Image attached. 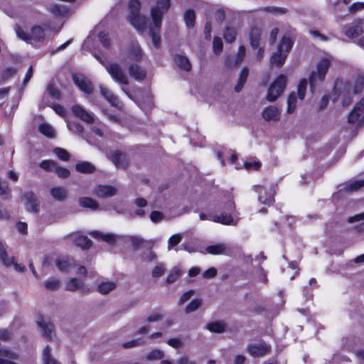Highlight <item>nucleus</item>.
Wrapping results in <instances>:
<instances>
[{"mask_svg": "<svg viewBox=\"0 0 364 364\" xmlns=\"http://www.w3.org/2000/svg\"><path fill=\"white\" fill-rule=\"evenodd\" d=\"M331 65V59L323 58L317 64L316 70L312 71L309 76V81L311 89L314 84L318 81H323L325 79L326 74Z\"/></svg>", "mask_w": 364, "mask_h": 364, "instance_id": "6", "label": "nucleus"}, {"mask_svg": "<svg viewBox=\"0 0 364 364\" xmlns=\"http://www.w3.org/2000/svg\"><path fill=\"white\" fill-rule=\"evenodd\" d=\"M73 80L75 85L85 94H91L94 87L91 81L84 75L80 73L73 74Z\"/></svg>", "mask_w": 364, "mask_h": 364, "instance_id": "8", "label": "nucleus"}, {"mask_svg": "<svg viewBox=\"0 0 364 364\" xmlns=\"http://www.w3.org/2000/svg\"><path fill=\"white\" fill-rule=\"evenodd\" d=\"M287 83V77L284 75H279L270 85L266 97L267 100L269 102H274L285 90Z\"/></svg>", "mask_w": 364, "mask_h": 364, "instance_id": "5", "label": "nucleus"}, {"mask_svg": "<svg viewBox=\"0 0 364 364\" xmlns=\"http://www.w3.org/2000/svg\"><path fill=\"white\" fill-rule=\"evenodd\" d=\"M129 240L135 248L139 247L144 242V239L138 236H131Z\"/></svg>", "mask_w": 364, "mask_h": 364, "instance_id": "62", "label": "nucleus"}, {"mask_svg": "<svg viewBox=\"0 0 364 364\" xmlns=\"http://www.w3.org/2000/svg\"><path fill=\"white\" fill-rule=\"evenodd\" d=\"M182 240V236L181 234H176L172 235L168 241V249L171 250L172 247L177 245L181 242Z\"/></svg>", "mask_w": 364, "mask_h": 364, "instance_id": "52", "label": "nucleus"}, {"mask_svg": "<svg viewBox=\"0 0 364 364\" xmlns=\"http://www.w3.org/2000/svg\"><path fill=\"white\" fill-rule=\"evenodd\" d=\"M15 31L17 36L20 39L30 43L41 42L43 41L45 38L43 29L38 26L33 27L29 33L25 32L19 26H16Z\"/></svg>", "mask_w": 364, "mask_h": 364, "instance_id": "4", "label": "nucleus"}, {"mask_svg": "<svg viewBox=\"0 0 364 364\" xmlns=\"http://www.w3.org/2000/svg\"><path fill=\"white\" fill-rule=\"evenodd\" d=\"M72 112L73 114L87 124H94L96 121L95 114L87 111L80 105H75L72 107Z\"/></svg>", "mask_w": 364, "mask_h": 364, "instance_id": "10", "label": "nucleus"}, {"mask_svg": "<svg viewBox=\"0 0 364 364\" xmlns=\"http://www.w3.org/2000/svg\"><path fill=\"white\" fill-rule=\"evenodd\" d=\"M184 21L188 27L193 28L195 25L196 15L193 9H188L184 14Z\"/></svg>", "mask_w": 364, "mask_h": 364, "instance_id": "42", "label": "nucleus"}, {"mask_svg": "<svg viewBox=\"0 0 364 364\" xmlns=\"http://www.w3.org/2000/svg\"><path fill=\"white\" fill-rule=\"evenodd\" d=\"M211 220L215 223H219L223 225H231L233 223L232 215L225 213L221 215H214Z\"/></svg>", "mask_w": 364, "mask_h": 364, "instance_id": "31", "label": "nucleus"}, {"mask_svg": "<svg viewBox=\"0 0 364 364\" xmlns=\"http://www.w3.org/2000/svg\"><path fill=\"white\" fill-rule=\"evenodd\" d=\"M54 154L62 161L68 160V153L65 149L57 147L53 149Z\"/></svg>", "mask_w": 364, "mask_h": 364, "instance_id": "54", "label": "nucleus"}, {"mask_svg": "<svg viewBox=\"0 0 364 364\" xmlns=\"http://www.w3.org/2000/svg\"><path fill=\"white\" fill-rule=\"evenodd\" d=\"M117 188L109 185H99L94 189V193L101 198H109L116 195Z\"/></svg>", "mask_w": 364, "mask_h": 364, "instance_id": "12", "label": "nucleus"}, {"mask_svg": "<svg viewBox=\"0 0 364 364\" xmlns=\"http://www.w3.org/2000/svg\"><path fill=\"white\" fill-rule=\"evenodd\" d=\"M203 301L200 299H193L185 309V312L189 314L198 310L202 305Z\"/></svg>", "mask_w": 364, "mask_h": 364, "instance_id": "44", "label": "nucleus"}, {"mask_svg": "<svg viewBox=\"0 0 364 364\" xmlns=\"http://www.w3.org/2000/svg\"><path fill=\"white\" fill-rule=\"evenodd\" d=\"M83 285L84 282L81 279L72 278L70 279V291L81 289Z\"/></svg>", "mask_w": 364, "mask_h": 364, "instance_id": "49", "label": "nucleus"}, {"mask_svg": "<svg viewBox=\"0 0 364 364\" xmlns=\"http://www.w3.org/2000/svg\"><path fill=\"white\" fill-rule=\"evenodd\" d=\"M75 168L78 172L83 173H90L95 171V166L87 161H82L77 163Z\"/></svg>", "mask_w": 364, "mask_h": 364, "instance_id": "34", "label": "nucleus"}, {"mask_svg": "<svg viewBox=\"0 0 364 364\" xmlns=\"http://www.w3.org/2000/svg\"><path fill=\"white\" fill-rule=\"evenodd\" d=\"M54 172L60 178H65L68 176V171L65 168L59 166L58 164L57 165V168H56V169H55Z\"/></svg>", "mask_w": 364, "mask_h": 364, "instance_id": "63", "label": "nucleus"}, {"mask_svg": "<svg viewBox=\"0 0 364 364\" xmlns=\"http://www.w3.org/2000/svg\"><path fill=\"white\" fill-rule=\"evenodd\" d=\"M50 11L55 16H63L66 13L67 7L64 5L55 4L51 7Z\"/></svg>", "mask_w": 364, "mask_h": 364, "instance_id": "50", "label": "nucleus"}, {"mask_svg": "<svg viewBox=\"0 0 364 364\" xmlns=\"http://www.w3.org/2000/svg\"><path fill=\"white\" fill-rule=\"evenodd\" d=\"M55 263L58 269L61 272H66L68 269V263L66 259L57 257L55 258Z\"/></svg>", "mask_w": 364, "mask_h": 364, "instance_id": "48", "label": "nucleus"}, {"mask_svg": "<svg viewBox=\"0 0 364 364\" xmlns=\"http://www.w3.org/2000/svg\"><path fill=\"white\" fill-rule=\"evenodd\" d=\"M236 35V30L233 27H227L223 36L226 42L230 43L235 41Z\"/></svg>", "mask_w": 364, "mask_h": 364, "instance_id": "47", "label": "nucleus"}, {"mask_svg": "<svg viewBox=\"0 0 364 364\" xmlns=\"http://www.w3.org/2000/svg\"><path fill=\"white\" fill-rule=\"evenodd\" d=\"M176 64L178 68L185 70L189 71L191 69V65L188 59L183 55H177L174 58Z\"/></svg>", "mask_w": 364, "mask_h": 364, "instance_id": "30", "label": "nucleus"}, {"mask_svg": "<svg viewBox=\"0 0 364 364\" xmlns=\"http://www.w3.org/2000/svg\"><path fill=\"white\" fill-rule=\"evenodd\" d=\"M248 74H249L248 68H243L242 71H241V73H240V76H239V78H238V80H237V84L235 87V92H240L242 90L245 83L247 81V78Z\"/></svg>", "mask_w": 364, "mask_h": 364, "instance_id": "35", "label": "nucleus"}, {"mask_svg": "<svg viewBox=\"0 0 364 364\" xmlns=\"http://www.w3.org/2000/svg\"><path fill=\"white\" fill-rule=\"evenodd\" d=\"M116 288V284L114 282H102L97 286V291L101 294H107Z\"/></svg>", "mask_w": 364, "mask_h": 364, "instance_id": "32", "label": "nucleus"}, {"mask_svg": "<svg viewBox=\"0 0 364 364\" xmlns=\"http://www.w3.org/2000/svg\"><path fill=\"white\" fill-rule=\"evenodd\" d=\"M70 237L73 238V244L82 250L89 249L92 245V242L86 236L79 235L74 237V235H71Z\"/></svg>", "mask_w": 364, "mask_h": 364, "instance_id": "24", "label": "nucleus"}, {"mask_svg": "<svg viewBox=\"0 0 364 364\" xmlns=\"http://www.w3.org/2000/svg\"><path fill=\"white\" fill-rule=\"evenodd\" d=\"M101 95L114 107L121 108L122 104L120 103L118 97L115 96L107 88L100 86V87Z\"/></svg>", "mask_w": 364, "mask_h": 364, "instance_id": "22", "label": "nucleus"}, {"mask_svg": "<svg viewBox=\"0 0 364 364\" xmlns=\"http://www.w3.org/2000/svg\"><path fill=\"white\" fill-rule=\"evenodd\" d=\"M140 9L141 4L139 0H131L129 3L128 19L139 32H145L147 28V18L140 14Z\"/></svg>", "mask_w": 364, "mask_h": 364, "instance_id": "2", "label": "nucleus"}, {"mask_svg": "<svg viewBox=\"0 0 364 364\" xmlns=\"http://www.w3.org/2000/svg\"><path fill=\"white\" fill-rule=\"evenodd\" d=\"M308 85V81L306 79L301 80L297 86V95L299 100H304L306 91Z\"/></svg>", "mask_w": 364, "mask_h": 364, "instance_id": "45", "label": "nucleus"}, {"mask_svg": "<svg viewBox=\"0 0 364 364\" xmlns=\"http://www.w3.org/2000/svg\"><path fill=\"white\" fill-rule=\"evenodd\" d=\"M18 359V355L10 350L0 348V364H18L15 360Z\"/></svg>", "mask_w": 364, "mask_h": 364, "instance_id": "17", "label": "nucleus"}, {"mask_svg": "<svg viewBox=\"0 0 364 364\" xmlns=\"http://www.w3.org/2000/svg\"><path fill=\"white\" fill-rule=\"evenodd\" d=\"M362 20H358L355 25L351 26L349 28L345 29L343 28L345 35L348 38H356L363 33V28L360 26Z\"/></svg>", "mask_w": 364, "mask_h": 364, "instance_id": "23", "label": "nucleus"}, {"mask_svg": "<svg viewBox=\"0 0 364 364\" xmlns=\"http://www.w3.org/2000/svg\"><path fill=\"white\" fill-rule=\"evenodd\" d=\"M270 349V346L265 343L252 344L249 346L247 348L249 353L253 357L263 356L269 353Z\"/></svg>", "mask_w": 364, "mask_h": 364, "instance_id": "14", "label": "nucleus"}, {"mask_svg": "<svg viewBox=\"0 0 364 364\" xmlns=\"http://www.w3.org/2000/svg\"><path fill=\"white\" fill-rule=\"evenodd\" d=\"M181 271L178 269H173L166 277V282L168 284L175 282L180 277Z\"/></svg>", "mask_w": 364, "mask_h": 364, "instance_id": "51", "label": "nucleus"}, {"mask_svg": "<svg viewBox=\"0 0 364 364\" xmlns=\"http://www.w3.org/2000/svg\"><path fill=\"white\" fill-rule=\"evenodd\" d=\"M89 234L95 239L101 240L109 245H114L117 239L120 237L112 233H104L98 230L91 231Z\"/></svg>", "mask_w": 364, "mask_h": 364, "instance_id": "16", "label": "nucleus"}, {"mask_svg": "<svg viewBox=\"0 0 364 364\" xmlns=\"http://www.w3.org/2000/svg\"><path fill=\"white\" fill-rule=\"evenodd\" d=\"M144 57V52L138 43H132L129 45L126 50V58L122 59V61L126 63L127 60L131 61L139 62Z\"/></svg>", "mask_w": 364, "mask_h": 364, "instance_id": "9", "label": "nucleus"}, {"mask_svg": "<svg viewBox=\"0 0 364 364\" xmlns=\"http://www.w3.org/2000/svg\"><path fill=\"white\" fill-rule=\"evenodd\" d=\"M260 36L261 32L259 29L254 28L251 30L250 33V43L253 48H258L260 41Z\"/></svg>", "mask_w": 364, "mask_h": 364, "instance_id": "37", "label": "nucleus"}, {"mask_svg": "<svg viewBox=\"0 0 364 364\" xmlns=\"http://www.w3.org/2000/svg\"><path fill=\"white\" fill-rule=\"evenodd\" d=\"M293 43L290 38L284 37L280 41L277 49L279 50V52L285 53L287 56L289 52L290 51L292 47Z\"/></svg>", "mask_w": 364, "mask_h": 364, "instance_id": "36", "label": "nucleus"}, {"mask_svg": "<svg viewBox=\"0 0 364 364\" xmlns=\"http://www.w3.org/2000/svg\"><path fill=\"white\" fill-rule=\"evenodd\" d=\"M26 208L29 212L36 213L38 211V202L37 197L33 192L26 193L23 196Z\"/></svg>", "mask_w": 364, "mask_h": 364, "instance_id": "18", "label": "nucleus"}, {"mask_svg": "<svg viewBox=\"0 0 364 364\" xmlns=\"http://www.w3.org/2000/svg\"><path fill=\"white\" fill-rule=\"evenodd\" d=\"M364 85V78L362 76L357 77L354 80L347 82L345 85L346 91L350 94L360 92Z\"/></svg>", "mask_w": 364, "mask_h": 364, "instance_id": "13", "label": "nucleus"}, {"mask_svg": "<svg viewBox=\"0 0 364 364\" xmlns=\"http://www.w3.org/2000/svg\"><path fill=\"white\" fill-rule=\"evenodd\" d=\"M105 68L114 82L122 86L129 84L128 77L118 63L108 62L107 65H105Z\"/></svg>", "mask_w": 364, "mask_h": 364, "instance_id": "3", "label": "nucleus"}, {"mask_svg": "<svg viewBox=\"0 0 364 364\" xmlns=\"http://www.w3.org/2000/svg\"><path fill=\"white\" fill-rule=\"evenodd\" d=\"M215 20L218 23H222L225 18V13L223 9H218L214 13Z\"/></svg>", "mask_w": 364, "mask_h": 364, "instance_id": "58", "label": "nucleus"}, {"mask_svg": "<svg viewBox=\"0 0 364 364\" xmlns=\"http://www.w3.org/2000/svg\"><path fill=\"white\" fill-rule=\"evenodd\" d=\"M227 324L222 321L208 323L206 328L211 332L221 333L225 331Z\"/></svg>", "mask_w": 364, "mask_h": 364, "instance_id": "26", "label": "nucleus"}, {"mask_svg": "<svg viewBox=\"0 0 364 364\" xmlns=\"http://www.w3.org/2000/svg\"><path fill=\"white\" fill-rule=\"evenodd\" d=\"M59 285V281L55 279H48L45 282V287L48 290H54Z\"/></svg>", "mask_w": 364, "mask_h": 364, "instance_id": "59", "label": "nucleus"}, {"mask_svg": "<svg viewBox=\"0 0 364 364\" xmlns=\"http://www.w3.org/2000/svg\"><path fill=\"white\" fill-rule=\"evenodd\" d=\"M145 343L143 341L142 339L138 338V339H133L132 341H125L122 343V347L123 348H136L139 346H144Z\"/></svg>", "mask_w": 364, "mask_h": 364, "instance_id": "46", "label": "nucleus"}, {"mask_svg": "<svg viewBox=\"0 0 364 364\" xmlns=\"http://www.w3.org/2000/svg\"><path fill=\"white\" fill-rule=\"evenodd\" d=\"M109 158L117 168H126L128 166L126 156L117 151L112 152Z\"/></svg>", "mask_w": 364, "mask_h": 364, "instance_id": "21", "label": "nucleus"}, {"mask_svg": "<svg viewBox=\"0 0 364 364\" xmlns=\"http://www.w3.org/2000/svg\"><path fill=\"white\" fill-rule=\"evenodd\" d=\"M263 119L267 121H278L281 117L280 110L275 106L265 107L262 112Z\"/></svg>", "mask_w": 364, "mask_h": 364, "instance_id": "15", "label": "nucleus"}, {"mask_svg": "<svg viewBox=\"0 0 364 364\" xmlns=\"http://www.w3.org/2000/svg\"><path fill=\"white\" fill-rule=\"evenodd\" d=\"M194 294V291H186V292H184L181 296L180 297L179 300H178V305H182L183 304H184L186 301H187L188 300H189L191 299V297L193 296V294Z\"/></svg>", "mask_w": 364, "mask_h": 364, "instance_id": "61", "label": "nucleus"}, {"mask_svg": "<svg viewBox=\"0 0 364 364\" xmlns=\"http://www.w3.org/2000/svg\"><path fill=\"white\" fill-rule=\"evenodd\" d=\"M164 218V215L163 213L158 210H154L150 214L151 220L155 223L161 222Z\"/></svg>", "mask_w": 364, "mask_h": 364, "instance_id": "57", "label": "nucleus"}, {"mask_svg": "<svg viewBox=\"0 0 364 364\" xmlns=\"http://www.w3.org/2000/svg\"><path fill=\"white\" fill-rule=\"evenodd\" d=\"M171 6L170 0H157L156 6L151 9V16L153 24L149 26V36L155 47H159L161 42L160 28L164 15L168 11Z\"/></svg>", "mask_w": 364, "mask_h": 364, "instance_id": "1", "label": "nucleus"}, {"mask_svg": "<svg viewBox=\"0 0 364 364\" xmlns=\"http://www.w3.org/2000/svg\"><path fill=\"white\" fill-rule=\"evenodd\" d=\"M80 206L90 208L92 210L99 209V203L97 200L90 197H82L79 199Z\"/></svg>", "mask_w": 364, "mask_h": 364, "instance_id": "28", "label": "nucleus"}, {"mask_svg": "<svg viewBox=\"0 0 364 364\" xmlns=\"http://www.w3.org/2000/svg\"><path fill=\"white\" fill-rule=\"evenodd\" d=\"M53 198L57 200H64L67 197V190L61 186H55L50 191Z\"/></svg>", "mask_w": 364, "mask_h": 364, "instance_id": "29", "label": "nucleus"}, {"mask_svg": "<svg viewBox=\"0 0 364 364\" xmlns=\"http://www.w3.org/2000/svg\"><path fill=\"white\" fill-rule=\"evenodd\" d=\"M297 97L296 92H292L289 94L287 100V112L291 114L294 112L296 107Z\"/></svg>", "mask_w": 364, "mask_h": 364, "instance_id": "40", "label": "nucleus"}, {"mask_svg": "<svg viewBox=\"0 0 364 364\" xmlns=\"http://www.w3.org/2000/svg\"><path fill=\"white\" fill-rule=\"evenodd\" d=\"M70 269H72L74 272L81 276H85L87 274V269L85 267L82 265H78L75 263H70Z\"/></svg>", "mask_w": 364, "mask_h": 364, "instance_id": "53", "label": "nucleus"}, {"mask_svg": "<svg viewBox=\"0 0 364 364\" xmlns=\"http://www.w3.org/2000/svg\"><path fill=\"white\" fill-rule=\"evenodd\" d=\"M43 364H60L50 355V348L47 346L43 351Z\"/></svg>", "mask_w": 364, "mask_h": 364, "instance_id": "41", "label": "nucleus"}, {"mask_svg": "<svg viewBox=\"0 0 364 364\" xmlns=\"http://www.w3.org/2000/svg\"><path fill=\"white\" fill-rule=\"evenodd\" d=\"M129 75L137 81L144 80L146 73L144 68L136 63H132L128 68Z\"/></svg>", "mask_w": 364, "mask_h": 364, "instance_id": "19", "label": "nucleus"}, {"mask_svg": "<svg viewBox=\"0 0 364 364\" xmlns=\"http://www.w3.org/2000/svg\"><path fill=\"white\" fill-rule=\"evenodd\" d=\"M176 364H197L193 360L190 359L188 355H183L176 360Z\"/></svg>", "mask_w": 364, "mask_h": 364, "instance_id": "64", "label": "nucleus"}, {"mask_svg": "<svg viewBox=\"0 0 364 364\" xmlns=\"http://www.w3.org/2000/svg\"><path fill=\"white\" fill-rule=\"evenodd\" d=\"M37 323L40 328L41 334L47 338H51L53 325L50 322H47L43 320L38 321Z\"/></svg>", "mask_w": 364, "mask_h": 364, "instance_id": "27", "label": "nucleus"}, {"mask_svg": "<svg viewBox=\"0 0 364 364\" xmlns=\"http://www.w3.org/2000/svg\"><path fill=\"white\" fill-rule=\"evenodd\" d=\"M165 271V267L163 264H160L159 265H156L154 267L151 275L154 278H159L161 277Z\"/></svg>", "mask_w": 364, "mask_h": 364, "instance_id": "56", "label": "nucleus"}, {"mask_svg": "<svg viewBox=\"0 0 364 364\" xmlns=\"http://www.w3.org/2000/svg\"><path fill=\"white\" fill-rule=\"evenodd\" d=\"M0 259L5 266L9 267V266H11L12 263H14V257H9L6 252L4 255H0Z\"/></svg>", "mask_w": 364, "mask_h": 364, "instance_id": "60", "label": "nucleus"}, {"mask_svg": "<svg viewBox=\"0 0 364 364\" xmlns=\"http://www.w3.org/2000/svg\"><path fill=\"white\" fill-rule=\"evenodd\" d=\"M58 164L53 160H43L42 161L39 166L48 172H54L57 168Z\"/></svg>", "mask_w": 364, "mask_h": 364, "instance_id": "43", "label": "nucleus"}, {"mask_svg": "<svg viewBox=\"0 0 364 364\" xmlns=\"http://www.w3.org/2000/svg\"><path fill=\"white\" fill-rule=\"evenodd\" d=\"M39 132L48 138H53L55 136V130L51 125L47 123L41 124L38 127Z\"/></svg>", "mask_w": 364, "mask_h": 364, "instance_id": "38", "label": "nucleus"}, {"mask_svg": "<svg viewBox=\"0 0 364 364\" xmlns=\"http://www.w3.org/2000/svg\"><path fill=\"white\" fill-rule=\"evenodd\" d=\"M364 186V181L358 180L355 181H350L346 183L343 186V188L341 191H344L346 192H353L359 190L362 187Z\"/></svg>", "mask_w": 364, "mask_h": 364, "instance_id": "33", "label": "nucleus"}, {"mask_svg": "<svg viewBox=\"0 0 364 364\" xmlns=\"http://www.w3.org/2000/svg\"><path fill=\"white\" fill-rule=\"evenodd\" d=\"M213 52L215 54H220L223 50V42L220 38L215 37L213 42Z\"/></svg>", "mask_w": 364, "mask_h": 364, "instance_id": "55", "label": "nucleus"}, {"mask_svg": "<svg viewBox=\"0 0 364 364\" xmlns=\"http://www.w3.org/2000/svg\"><path fill=\"white\" fill-rule=\"evenodd\" d=\"M164 357V353L160 349H153L146 355V360L149 361L159 360Z\"/></svg>", "mask_w": 364, "mask_h": 364, "instance_id": "39", "label": "nucleus"}, {"mask_svg": "<svg viewBox=\"0 0 364 364\" xmlns=\"http://www.w3.org/2000/svg\"><path fill=\"white\" fill-rule=\"evenodd\" d=\"M287 57L285 53L279 52V50L277 49V52L274 53L270 58V64L280 68L284 65Z\"/></svg>", "mask_w": 364, "mask_h": 364, "instance_id": "25", "label": "nucleus"}, {"mask_svg": "<svg viewBox=\"0 0 364 364\" xmlns=\"http://www.w3.org/2000/svg\"><path fill=\"white\" fill-rule=\"evenodd\" d=\"M255 191L258 194V200L263 204L271 205L274 199L275 188L274 186L264 187L262 186H255Z\"/></svg>", "mask_w": 364, "mask_h": 364, "instance_id": "7", "label": "nucleus"}, {"mask_svg": "<svg viewBox=\"0 0 364 364\" xmlns=\"http://www.w3.org/2000/svg\"><path fill=\"white\" fill-rule=\"evenodd\" d=\"M205 251L210 255H229L230 249L226 244L218 243L212 245L207 246Z\"/></svg>", "mask_w": 364, "mask_h": 364, "instance_id": "20", "label": "nucleus"}, {"mask_svg": "<svg viewBox=\"0 0 364 364\" xmlns=\"http://www.w3.org/2000/svg\"><path fill=\"white\" fill-rule=\"evenodd\" d=\"M364 112V99L356 103L353 109L348 116L349 123L362 124L364 122V117L360 118Z\"/></svg>", "mask_w": 364, "mask_h": 364, "instance_id": "11", "label": "nucleus"}]
</instances>
